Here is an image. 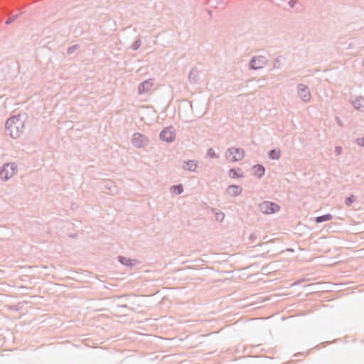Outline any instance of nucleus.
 <instances>
[{
  "instance_id": "3",
  "label": "nucleus",
  "mask_w": 364,
  "mask_h": 364,
  "mask_svg": "<svg viewBox=\"0 0 364 364\" xmlns=\"http://www.w3.org/2000/svg\"><path fill=\"white\" fill-rule=\"evenodd\" d=\"M131 142L136 149H145L149 145L150 140L146 136L139 132H135L132 136Z\"/></svg>"
},
{
  "instance_id": "24",
  "label": "nucleus",
  "mask_w": 364,
  "mask_h": 364,
  "mask_svg": "<svg viewBox=\"0 0 364 364\" xmlns=\"http://www.w3.org/2000/svg\"><path fill=\"white\" fill-rule=\"evenodd\" d=\"M336 122L337 124L341 126V127H343V124L342 123L341 119L338 117H336Z\"/></svg>"
},
{
  "instance_id": "27",
  "label": "nucleus",
  "mask_w": 364,
  "mask_h": 364,
  "mask_svg": "<svg viewBox=\"0 0 364 364\" xmlns=\"http://www.w3.org/2000/svg\"><path fill=\"white\" fill-rule=\"evenodd\" d=\"M127 305H125V304H124V305H120V306H119V307H120V308H127Z\"/></svg>"
},
{
  "instance_id": "12",
  "label": "nucleus",
  "mask_w": 364,
  "mask_h": 364,
  "mask_svg": "<svg viewBox=\"0 0 364 364\" xmlns=\"http://www.w3.org/2000/svg\"><path fill=\"white\" fill-rule=\"evenodd\" d=\"M255 175L257 176L258 178H261L262 176H264L265 172V168L263 165L262 164H256L253 166Z\"/></svg>"
},
{
  "instance_id": "2",
  "label": "nucleus",
  "mask_w": 364,
  "mask_h": 364,
  "mask_svg": "<svg viewBox=\"0 0 364 364\" xmlns=\"http://www.w3.org/2000/svg\"><path fill=\"white\" fill-rule=\"evenodd\" d=\"M18 171V166L15 162L4 164L0 168V178L4 181L9 180Z\"/></svg>"
},
{
  "instance_id": "11",
  "label": "nucleus",
  "mask_w": 364,
  "mask_h": 364,
  "mask_svg": "<svg viewBox=\"0 0 364 364\" xmlns=\"http://www.w3.org/2000/svg\"><path fill=\"white\" fill-rule=\"evenodd\" d=\"M264 63V59L261 57L255 58L251 61V67L253 69H258L262 67Z\"/></svg>"
},
{
  "instance_id": "1",
  "label": "nucleus",
  "mask_w": 364,
  "mask_h": 364,
  "mask_svg": "<svg viewBox=\"0 0 364 364\" xmlns=\"http://www.w3.org/2000/svg\"><path fill=\"white\" fill-rule=\"evenodd\" d=\"M26 115H11L7 119L5 128L13 139L18 138L23 132Z\"/></svg>"
},
{
  "instance_id": "7",
  "label": "nucleus",
  "mask_w": 364,
  "mask_h": 364,
  "mask_svg": "<svg viewBox=\"0 0 364 364\" xmlns=\"http://www.w3.org/2000/svg\"><path fill=\"white\" fill-rule=\"evenodd\" d=\"M298 93L303 101H309L311 98V93L309 88L303 85L299 86Z\"/></svg>"
},
{
  "instance_id": "14",
  "label": "nucleus",
  "mask_w": 364,
  "mask_h": 364,
  "mask_svg": "<svg viewBox=\"0 0 364 364\" xmlns=\"http://www.w3.org/2000/svg\"><path fill=\"white\" fill-rule=\"evenodd\" d=\"M268 156L270 159L278 160L281 156V151L279 149H272L268 152Z\"/></svg>"
},
{
  "instance_id": "6",
  "label": "nucleus",
  "mask_w": 364,
  "mask_h": 364,
  "mask_svg": "<svg viewBox=\"0 0 364 364\" xmlns=\"http://www.w3.org/2000/svg\"><path fill=\"white\" fill-rule=\"evenodd\" d=\"M175 129L172 126L164 128L159 134L160 139L166 143L173 142L175 139Z\"/></svg>"
},
{
  "instance_id": "25",
  "label": "nucleus",
  "mask_w": 364,
  "mask_h": 364,
  "mask_svg": "<svg viewBox=\"0 0 364 364\" xmlns=\"http://www.w3.org/2000/svg\"><path fill=\"white\" fill-rule=\"evenodd\" d=\"M257 235H256L255 234H251V235H250L249 239H250L252 242H253V241H255V240L257 239Z\"/></svg>"
},
{
  "instance_id": "17",
  "label": "nucleus",
  "mask_w": 364,
  "mask_h": 364,
  "mask_svg": "<svg viewBox=\"0 0 364 364\" xmlns=\"http://www.w3.org/2000/svg\"><path fill=\"white\" fill-rule=\"evenodd\" d=\"M207 156L211 159H218L219 157L213 148H209L208 149Z\"/></svg>"
},
{
  "instance_id": "20",
  "label": "nucleus",
  "mask_w": 364,
  "mask_h": 364,
  "mask_svg": "<svg viewBox=\"0 0 364 364\" xmlns=\"http://www.w3.org/2000/svg\"><path fill=\"white\" fill-rule=\"evenodd\" d=\"M355 200V198L353 195L350 196L346 198L345 203L346 205H350Z\"/></svg>"
},
{
  "instance_id": "8",
  "label": "nucleus",
  "mask_w": 364,
  "mask_h": 364,
  "mask_svg": "<svg viewBox=\"0 0 364 364\" xmlns=\"http://www.w3.org/2000/svg\"><path fill=\"white\" fill-rule=\"evenodd\" d=\"M198 167V164L194 160L185 161L183 163V168L190 172H195Z\"/></svg>"
},
{
  "instance_id": "26",
  "label": "nucleus",
  "mask_w": 364,
  "mask_h": 364,
  "mask_svg": "<svg viewBox=\"0 0 364 364\" xmlns=\"http://www.w3.org/2000/svg\"><path fill=\"white\" fill-rule=\"evenodd\" d=\"M296 4V2H295V1H294V0H291V1H290L289 2V4L291 7H293V6H294V4Z\"/></svg>"
},
{
  "instance_id": "19",
  "label": "nucleus",
  "mask_w": 364,
  "mask_h": 364,
  "mask_svg": "<svg viewBox=\"0 0 364 364\" xmlns=\"http://www.w3.org/2000/svg\"><path fill=\"white\" fill-rule=\"evenodd\" d=\"M172 188L173 189L174 193L176 194H178V195L181 194L183 193V186L181 184L176 185V186H173L172 187Z\"/></svg>"
},
{
  "instance_id": "10",
  "label": "nucleus",
  "mask_w": 364,
  "mask_h": 364,
  "mask_svg": "<svg viewBox=\"0 0 364 364\" xmlns=\"http://www.w3.org/2000/svg\"><path fill=\"white\" fill-rule=\"evenodd\" d=\"M105 188L109 191L108 193L114 195L117 193V187L112 181H107L105 182Z\"/></svg>"
},
{
  "instance_id": "4",
  "label": "nucleus",
  "mask_w": 364,
  "mask_h": 364,
  "mask_svg": "<svg viewBox=\"0 0 364 364\" xmlns=\"http://www.w3.org/2000/svg\"><path fill=\"white\" fill-rule=\"evenodd\" d=\"M245 156V151L241 148L231 147L225 152L227 159H230L231 161H238L242 160Z\"/></svg>"
},
{
  "instance_id": "22",
  "label": "nucleus",
  "mask_w": 364,
  "mask_h": 364,
  "mask_svg": "<svg viewBox=\"0 0 364 364\" xmlns=\"http://www.w3.org/2000/svg\"><path fill=\"white\" fill-rule=\"evenodd\" d=\"M356 143L361 147H364V136L361 138H358L356 139Z\"/></svg>"
},
{
  "instance_id": "5",
  "label": "nucleus",
  "mask_w": 364,
  "mask_h": 364,
  "mask_svg": "<svg viewBox=\"0 0 364 364\" xmlns=\"http://www.w3.org/2000/svg\"><path fill=\"white\" fill-rule=\"evenodd\" d=\"M259 210L267 215L273 214L280 209L279 205L274 202L264 201L259 205Z\"/></svg>"
},
{
  "instance_id": "21",
  "label": "nucleus",
  "mask_w": 364,
  "mask_h": 364,
  "mask_svg": "<svg viewBox=\"0 0 364 364\" xmlns=\"http://www.w3.org/2000/svg\"><path fill=\"white\" fill-rule=\"evenodd\" d=\"M215 217L218 221H223L225 218V215L223 212L219 211L216 213Z\"/></svg>"
},
{
  "instance_id": "9",
  "label": "nucleus",
  "mask_w": 364,
  "mask_h": 364,
  "mask_svg": "<svg viewBox=\"0 0 364 364\" xmlns=\"http://www.w3.org/2000/svg\"><path fill=\"white\" fill-rule=\"evenodd\" d=\"M228 193L232 196H240L242 193V188L237 185H230L228 188Z\"/></svg>"
},
{
  "instance_id": "13",
  "label": "nucleus",
  "mask_w": 364,
  "mask_h": 364,
  "mask_svg": "<svg viewBox=\"0 0 364 364\" xmlns=\"http://www.w3.org/2000/svg\"><path fill=\"white\" fill-rule=\"evenodd\" d=\"M118 260L121 264L129 267H132L136 264V262H134V260L123 256H119Z\"/></svg>"
},
{
  "instance_id": "16",
  "label": "nucleus",
  "mask_w": 364,
  "mask_h": 364,
  "mask_svg": "<svg viewBox=\"0 0 364 364\" xmlns=\"http://www.w3.org/2000/svg\"><path fill=\"white\" fill-rule=\"evenodd\" d=\"M238 171H241V169L240 168H231L229 171V176L232 178H242L243 176V175L239 174Z\"/></svg>"
},
{
  "instance_id": "23",
  "label": "nucleus",
  "mask_w": 364,
  "mask_h": 364,
  "mask_svg": "<svg viewBox=\"0 0 364 364\" xmlns=\"http://www.w3.org/2000/svg\"><path fill=\"white\" fill-rule=\"evenodd\" d=\"M342 150H343V149H342L341 146H336V149H335L336 154L338 155V156L341 155L342 154Z\"/></svg>"
},
{
  "instance_id": "18",
  "label": "nucleus",
  "mask_w": 364,
  "mask_h": 364,
  "mask_svg": "<svg viewBox=\"0 0 364 364\" xmlns=\"http://www.w3.org/2000/svg\"><path fill=\"white\" fill-rule=\"evenodd\" d=\"M353 103L354 107H357L358 109H359L361 107H364V99L363 98L358 99L353 101Z\"/></svg>"
},
{
  "instance_id": "15",
  "label": "nucleus",
  "mask_w": 364,
  "mask_h": 364,
  "mask_svg": "<svg viewBox=\"0 0 364 364\" xmlns=\"http://www.w3.org/2000/svg\"><path fill=\"white\" fill-rule=\"evenodd\" d=\"M333 218L332 215L330 213H327L321 216H318L316 218L315 221L317 223H321L325 221L331 220Z\"/></svg>"
}]
</instances>
